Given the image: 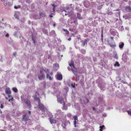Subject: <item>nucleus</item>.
Instances as JSON below:
<instances>
[{"label": "nucleus", "instance_id": "1", "mask_svg": "<svg viewBox=\"0 0 131 131\" xmlns=\"http://www.w3.org/2000/svg\"><path fill=\"white\" fill-rule=\"evenodd\" d=\"M39 96V93L37 92H36V94L34 95L33 97L35 99L36 101H37L38 102V106L39 108L42 111L45 112H47V108L45 107L43 104H41L39 98L38 96Z\"/></svg>", "mask_w": 131, "mask_h": 131}, {"label": "nucleus", "instance_id": "2", "mask_svg": "<svg viewBox=\"0 0 131 131\" xmlns=\"http://www.w3.org/2000/svg\"><path fill=\"white\" fill-rule=\"evenodd\" d=\"M63 117V113L61 112L60 110H58L57 111V113L56 114V118L58 119V122L62 121Z\"/></svg>", "mask_w": 131, "mask_h": 131}, {"label": "nucleus", "instance_id": "3", "mask_svg": "<svg viewBox=\"0 0 131 131\" xmlns=\"http://www.w3.org/2000/svg\"><path fill=\"white\" fill-rule=\"evenodd\" d=\"M57 100L58 102L61 104H63V109L65 110H66L67 108V106L66 105H65V103L63 100V98L61 97H59L58 96H57Z\"/></svg>", "mask_w": 131, "mask_h": 131}, {"label": "nucleus", "instance_id": "4", "mask_svg": "<svg viewBox=\"0 0 131 131\" xmlns=\"http://www.w3.org/2000/svg\"><path fill=\"white\" fill-rule=\"evenodd\" d=\"M69 66L71 68V70L75 75H76L77 69L74 66L73 62L71 61L70 63H69Z\"/></svg>", "mask_w": 131, "mask_h": 131}, {"label": "nucleus", "instance_id": "5", "mask_svg": "<svg viewBox=\"0 0 131 131\" xmlns=\"http://www.w3.org/2000/svg\"><path fill=\"white\" fill-rule=\"evenodd\" d=\"M40 73L38 75L39 79L40 80L43 79L45 78V74L43 73V72H46V71L43 69H42L40 70Z\"/></svg>", "mask_w": 131, "mask_h": 131}, {"label": "nucleus", "instance_id": "6", "mask_svg": "<svg viewBox=\"0 0 131 131\" xmlns=\"http://www.w3.org/2000/svg\"><path fill=\"white\" fill-rule=\"evenodd\" d=\"M2 1L4 2V4L6 6L8 4L9 6H11L13 4L12 0H1Z\"/></svg>", "mask_w": 131, "mask_h": 131}, {"label": "nucleus", "instance_id": "7", "mask_svg": "<svg viewBox=\"0 0 131 131\" xmlns=\"http://www.w3.org/2000/svg\"><path fill=\"white\" fill-rule=\"evenodd\" d=\"M28 114L27 113L23 116V120L25 121H28L29 119V117L31 114V112L30 111H28Z\"/></svg>", "mask_w": 131, "mask_h": 131}, {"label": "nucleus", "instance_id": "8", "mask_svg": "<svg viewBox=\"0 0 131 131\" xmlns=\"http://www.w3.org/2000/svg\"><path fill=\"white\" fill-rule=\"evenodd\" d=\"M73 7L72 8H71V10L70 11H69V8H67V9L66 10V9H64L63 10H62V12L63 11H65L66 12L68 13H66L65 14V15L66 16L68 15H69L68 16H69L70 15H71L72 13L73 12Z\"/></svg>", "mask_w": 131, "mask_h": 131}, {"label": "nucleus", "instance_id": "9", "mask_svg": "<svg viewBox=\"0 0 131 131\" xmlns=\"http://www.w3.org/2000/svg\"><path fill=\"white\" fill-rule=\"evenodd\" d=\"M56 77L57 79L59 80H61L62 78V76L61 74L58 72L57 73Z\"/></svg>", "mask_w": 131, "mask_h": 131}, {"label": "nucleus", "instance_id": "10", "mask_svg": "<svg viewBox=\"0 0 131 131\" xmlns=\"http://www.w3.org/2000/svg\"><path fill=\"white\" fill-rule=\"evenodd\" d=\"M24 101L28 107L29 108L31 107L30 102L29 99L27 98H25L24 99Z\"/></svg>", "mask_w": 131, "mask_h": 131}, {"label": "nucleus", "instance_id": "11", "mask_svg": "<svg viewBox=\"0 0 131 131\" xmlns=\"http://www.w3.org/2000/svg\"><path fill=\"white\" fill-rule=\"evenodd\" d=\"M80 101L81 103L86 104L88 103V99L84 97L82 99H81Z\"/></svg>", "mask_w": 131, "mask_h": 131}, {"label": "nucleus", "instance_id": "12", "mask_svg": "<svg viewBox=\"0 0 131 131\" xmlns=\"http://www.w3.org/2000/svg\"><path fill=\"white\" fill-rule=\"evenodd\" d=\"M123 17L124 18H125V19H129L131 18V13L129 14L126 15H124L123 16Z\"/></svg>", "mask_w": 131, "mask_h": 131}, {"label": "nucleus", "instance_id": "13", "mask_svg": "<svg viewBox=\"0 0 131 131\" xmlns=\"http://www.w3.org/2000/svg\"><path fill=\"white\" fill-rule=\"evenodd\" d=\"M81 42L82 43L81 45L83 46H86L87 43V39H85L84 41L82 40Z\"/></svg>", "mask_w": 131, "mask_h": 131}, {"label": "nucleus", "instance_id": "14", "mask_svg": "<svg viewBox=\"0 0 131 131\" xmlns=\"http://www.w3.org/2000/svg\"><path fill=\"white\" fill-rule=\"evenodd\" d=\"M50 121L51 124H54L56 123V120L54 118H50Z\"/></svg>", "mask_w": 131, "mask_h": 131}, {"label": "nucleus", "instance_id": "15", "mask_svg": "<svg viewBox=\"0 0 131 131\" xmlns=\"http://www.w3.org/2000/svg\"><path fill=\"white\" fill-rule=\"evenodd\" d=\"M46 73H47V78H49L50 80H51L52 79V77H51L49 75L48 73H49V70H47V71L46 72Z\"/></svg>", "mask_w": 131, "mask_h": 131}, {"label": "nucleus", "instance_id": "16", "mask_svg": "<svg viewBox=\"0 0 131 131\" xmlns=\"http://www.w3.org/2000/svg\"><path fill=\"white\" fill-rule=\"evenodd\" d=\"M84 5L86 7H88L89 5V2L87 1H85L83 3Z\"/></svg>", "mask_w": 131, "mask_h": 131}, {"label": "nucleus", "instance_id": "17", "mask_svg": "<svg viewBox=\"0 0 131 131\" xmlns=\"http://www.w3.org/2000/svg\"><path fill=\"white\" fill-rule=\"evenodd\" d=\"M5 92L7 94H10L11 93V92L9 88H6L5 90Z\"/></svg>", "mask_w": 131, "mask_h": 131}, {"label": "nucleus", "instance_id": "18", "mask_svg": "<svg viewBox=\"0 0 131 131\" xmlns=\"http://www.w3.org/2000/svg\"><path fill=\"white\" fill-rule=\"evenodd\" d=\"M124 43H123L120 42L119 43V47L120 48H122L124 46Z\"/></svg>", "mask_w": 131, "mask_h": 131}, {"label": "nucleus", "instance_id": "19", "mask_svg": "<svg viewBox=\"0 0 131 131\" xmlns=\"http://www.w3.org/2000/svg\"><path fill=\"white\" fill-rule=\"evenodd\" d=\"M50 34L52 35H53V36H55V31L54 30H52L50 32Z\"/></svg>", "mask_w": 131, "mask_h": 131}, {"label": "nucleus", "instance_id": "20", "mask_svg": "<svg viewBox=\"0 0 131 131\" xmlns=\"http://www.w3.org/2000/svg\"><path fill=\"white\" fill-rule=\"evenodd\" d=\"M40 15L42 17H45L46 16L45 13L43 12H41L40 13Z\"/></svg>", "mask_w": 131, "mask_h": 131}, {"label": "nucleus", "instance_id": "21", "mask_svg": "<svg viewBox=\"0 0 131 131\" xmlns=\"http://www.w3.org/2000/svg\"><path fill=\"white\" fill-rule=\"evenodd\" d=\"M79 19H82V17L81 16V15L80 14L78 13L77 14V17Z\"/></svg>", "mask_w": 131, "mask_h": 131}, {"label": "nucleus", "instance_id": "22", "mask_svg": "<svg viewBox=\"0 0 131 131\" xmlns=\"http://www.w3.org/2000/svg\"><path fill=\"white\" fill-rule=\"evenodd\" d=\"M114 66L115 67L117 66L119 67L120 66V64L118 62H116V63L114 64Z\"/></svg>", "mask_w": 131, "mask_h": 131}, {"label": "nucleus", "instance_id": "23", "mask_svg": "<svg viewBox=\"0 0 131 131\" xmlns=\"http://www.w3.org/2000/svg\"><path fill=\"white\" fill-rule=\"evenodd\" d=\"M67 125V123L65 121H63L62 122V126L63 127L66 126Z\"/></svg>", "mask_w": 131, "mask_h": 131}, {"label": "nucleus", "instance_id": "24", "mask_svg": "<svg viewBox=\"0 0 131 131\" xmlns=\"http://www.w3.org/2000/svg\"><path fill=\"white\" fill-rule=\"evenodd\" d=\"M111 34L113 36H115L116 35V34L114 31L112 30L111 31Z\"/></svg>", "mask_w": 131, "mask_h": 131}, {"label": "nucleus", "instance_id": "25", "mask_svg": "<svg viewBox=\"0 0 131 131\" xmlns=\"http://www.w3.org/2000/svg\"><path fill=\"white\" fill-rule=\"evenodd\" d=\"M62 30L63 31L66 32L67 35L69 34V32L67 30L65 29H63Z\"/></svg>", "mask_w": 131, "mask_h": 131}, {"label": "nucleus", "instance_id": "26", "mask_svg": "<svg viewBox=\"0 0 131 131\" xmlns=\"http://www.w3.org/2000/svg\"><path fill=\"white\" fill-rule=\"evenodd\" d=\"M81 52L83 54H84L86 52L85 51L84 49H82L81 51Z\"/></svg>", "mask_w": 131, "mask_h": 131}, {"label": "nucleus", "instance_id": "27", "mask_svg": "<svg viewBox=\"0 0 131 131\" xmlns=\"http://www.w3.org/2000/svg\"><path fill=\"white\" fill-rule=\"evenodd\" d=\"M104 127V125H102V126H100V131H102L103 130V128Z\"/></svg>", "mask_w": 131, "mask_h": 131}, {"label": "nucleus", "instance_id": "28", "mask_svg": "<svg viewBox=\"0 0 131 131\" xmlns=\"http://www.w3.org/2000/svg\"><path fill=\"white\" fill-rule=\"evenodd\" d=\"M64 90H65L66 93H67V92L68 91L69 88L67 87H65L64 88Z\"/></svg>", "mask_w": 131, "mask_h": 131}, {"label": "nucleus", "instance_id": "29", "mask_svg": "<svg viewBox=\"0 0 131 131\" xmlns=\"http://www.w3.org/2000/svg\"><path fill=\"white\" fill-rule=\"evenodd\" d=\"M78 121H76V120H74V124L75 127H76L77 126L76 125V124H77V122Z\"/></svg>", "mask_w": 131, "mask_h": 131}, {"label": "nucleus", "instance_id": "30", "mask_svg": "<svg viewBox=\"0 0 131 131\" xmlns=\"http://www.w3.org/2000/svg\"><path fill=\"white\" fill-rule=\"evenodd\" d=\"M74 120H76V121H78V117L77 116H74L73 117Z\"/></svg>", "mask_w": 131, "mask_h": 131}, {"label": "nucleus", "instance_id": "31", "mask_svg": "<svg viewBox=\"0 0 131 131\" xmlns=\"http://www.w3.org/2000/svg\"><path fill=\"white\" fill-rule=\"evenodd\" d=\"M52 5L53 6V8L52 9V10L53 12H54V9L56 6L54 4H52Z\"/></svg>", "mask_w": 131, "mask_h": 131}, {"label": "nucleus", "instance_id": "32", "mask_svg": "<svg viewBox=\"0 0 131 131\" xmlns=\"http://www.w3.org/2000/svg\"><path fill=\"white\" fill-rule=\"evenodd\" d=\"M40 128H41V127L39 125H37L35 127V128L36 129H40Z\"/></svg>", "mask_w": 131, "mask_h": 131}, {"label": "nucleus", "instance_id": "33", "mask_svg": "<svg viewBox=\"0 0 131 131\" xmlns=\"http://www.w3.org/2000/svg\"><path fill=\"white\" fill-rule=\"evenodd\" d=\"M13 91L15 92H16L17 91V90L16 88H13Z\"/></svg>", "mask_w": 131, "mask_h": 131}, {"label": "nucleus", "instance_id": "34", "mask_svg": "<svg viewBox=\"0 0 131 131\" xmlns=\"http://www.w3.org/2000/svg\"><path fill=\"white\" fill-rule=\"evenodd\" d=\"M14 16L16 18L18 19V17L16 14H15L14 15Z\"/></svg>", "mask_w": 131, "mask_h": 131}, {"label": "nucleus", "instance_id": "35", "mask_svg": "<svg viewBox=\"0 0 131 131\" xmlns=\"http://www.w3.org/2000/svg\"><path fill=\"white\" fill-rule=\"evenodd\" d=\"M113 14V13L111 11H109L108 13V15H111Z\"/></svg>", "mask_w": 131, "mask_h": 131}, {"label": "nucleus", "instance_id": "36", "mask_svg": "<svg viewBox=\"0 0 131 131\" xmlns=\"http://www.w3.org/2000/svg\"><path fill=\"white\" fill-rule=\"evenodd\" d=\"M126 8L129 9V10H131V7L130 6H128L126 7Z\"/></svg>", "mask_w": 131, "mask_h": 131}, {"label": "nucleus", "instance_id": "37", "mask_svg": "<svg viewBox=\"0 0 131 131\" xmlns=\"http://www.w3.org/2000/svg\"><path fill=\"white\" fill-rule=\"evenodd\" d=\"M127 112L128 113V114L129 115H130L131 116V111L127 110Z\"/></svg>", "mask_w": 131, "mask_h": 131}, {"label": "nucleus", "instance_id": "38", "mask_svg": "<svg viewBox=\"0 0 131 131\" xmlns=\"http://www.w3.org/2000/svg\"><path fill=\"white\" fill-rule=\"evenodd\" d=\"M17 115L18 116H19L20 115V113L18 111H17Z\"/></svg>", "mask_w": 131, "mask_h": 131}, {"label": "nucleus", "instance_id": "39", "mask_svg": "<svg viewBox=\"0 0 131 131\" xmlns=\"http://www.w3.org/2000/svg\"><path fill=\"white\" fill-rule=\"evenodd\" d=\"M71 86L72 87V88H75V86L74 85V84H73L72 83L71 84Z\"/></svg>", "mask_w": 131, "mask_h": 131}, {"label": "nucleus", "instance_id": "40", "mask_svg": "<svg viewBox=\"0 0 131 131\" xmlns=\"http://www.w3.org/2000/svg\"><path fill=\"white\" fill-rule=\"evenodd\" d=\"M13 97H12V98H11V99H9L8 100V101L9 102H10V100H11L12 101H13Z\"/></svg>", "mask_w": 131, "mask_h": 131}, {"label": "nucleus", "instance_id": "41", "mask_svg": "<svg viewBox=\"0 0 131 131\" xmlns=\"http://www.w3.org/2000/svg\"><path fill=\"white\" fill-rule=\"evenodd\" d=\"M20 6H18V7H17V6H14V7L16 9H17L18 8H20Z\"/></svg>", "mask_w": 131, "mask_h": 131}, {"label": "nucleus", "instance_id": "42", "mask_svg": "<svg viewBox=\"0 0 131 131\" xmlns=\"http://www.w3.org/2000/svg\"><path fill=\"white\" fill-rule=\"evenodd\" d=\"M74 23L75 24V25L77 24V20L75 19L74 21Z\"/></svg>", "mask_w": 131, "mask_h": 131}, {"label": "nucleus", "instance_id": "43", "mask_svg": "<svg viewBox=\"0 0 131 131\" xmlns=\"http://www.w3.org/2000/svg\"><path fill=\"white\" fill-rule=\"evenodd\" d=\"M62 47L63 48V51H64V50H65V49H66V48L65 47H64V46H62Z\"/></svg>", "mask_w": 131, "mask_h": 131}, {"label": "nucleus", "instance_id": "44", "mask_svg": "<svg viewBox=\"0 0 131 131\" xmlns=\"http://www.w3.org/2000/svg\"><path fill=\"white\" fill-rule=\"evenodd\" d=\"M16 52L14 53L13 54V56L14 57H15L16 55Z\"/></svg>", "mask_w": 131, "mask_h": 131}, {"label": "nucleus", "instance_id": "45", "mask_svg": "<svg viewBox=\"0 0 131 131\" xmlns=\"http://www.w3.org/2000/svg\"><path fill=\"white\" fill-rule=\"evenodd\" d=\"M55 66L56 67H58L59 66V64L58 63H56L54 64Z\"/></svg>", "mask_w": 131, "mask_h": 131}, {"label": "nucleus", "instance_id": "46", "mask_svg": "<svg viewBox=\"0 0 131 131\" xmlns=\"http://www.w3.org/2000/svg\"><path fill=\"white\" fill-rule=\"evenodd\" d=\"M1 108L2 109L3 108V105L2 104H1Z\"/></svg>", "mask_w": 131, "mask_h": 131}, {"label": "nucleus", "instance_id": "47", "mask_svg": "<svg viewBox=\"0 0 131 131\" xmlns=\"http://www.w3.org/2000/svg\"><path fill=\"white\" fill-rule=\"evenodd\" d=\"M5 36L6 37H9V35L8 34V33L7 34H6V36Z\"/></svg>", "mask_w": 131, "mask_h": 131}, {"label": "nucleus", "instance_id": "48", "mask_svg": "<svg viewBox=\"0 0 131 131\" xmlns=\"http://www.w3.org/2000/svg\"><path fill=\"white\" fill-rule=\"evenodd\" d=\"M8 97L10 98V99H11L12 98V97L11 95H8Z\"/></svg>", "mask_w": 131, "mask_h": 131}, {"label": "nucleus", "instance_id": "49", "mask_svg": "<svg viewBox=\"0 0 131 131\" xmlns=\"http://www.w3.org/2000/svg\"><path fill=\"white\" fill-rule=\"evenodd\" d=\"M50 57H51L49 55L48 56V59H50Z\"/></svg>", "mask_w": 131, "mask_h": 131}, {"label": "nucleus", "instance_id": "50", "mask_svg": "<svg viewBox=\"0 0 131 131\" xmlns=\"http://www.w3.org/2000/svg\"><path fill=\"white\" fill-rule=\"evenodd\" d=\"M49 16L51 18H52L53 17V16L52 15V14H51L49 15Z\"/></svg>", "mask_w": 131, "mask_h": 131}, {"label": "nucleus", "instance_id": "51", "mask_svg": "<svg viewBox=\"0 0 131 131\" xmlns=\"http://www.w3.org/2000/svg\"><path fill=\"white\" fill-rule=\"evenodd\" d=\"M53 26L54 27H55V25H56V23H55L54 22L53 23Z\"/></svg>", "mask_w": 131, "mask_h": 131}, {"label": "nucleus", "instance_id": "52", "mask_svg": "<svg viewBox=\"0 0 131 131\" xmlns=\"http://www.w3.org/2000/svg\"><path fill=\"white\" fill-rule=\"evenodd\" d=\"M121 12L120 11L118 12V13H117V14H118V15H119V16H120V14Z\"/></svg>", "mask_w": 131, "mask_h": 131}, {"label": "nucleus", "instance_id": "53", "mask_svg": "<svg viewBox=\"0 0 131 131\" xmlns=\"http://www.w3.org/2000/svg\"><path fill=\"white\" fill-rule=\"evenodd\" d=\"M71 38H69L68 39V40L69 41H70L71 40Z\"/></svg>", "mask_w": 131, "mask_h": 131}, {"label": "nucleus", "instance_id": "54", "mask_svg": "<svg viewBox=\"0 0 131 131\" xmlns=\"http://www.w3.org/2000/svg\"><path fill=\"white\" fill-rule=\"evenodd\" d=\"M32 40L33 41L34 43H35V40L33 38H32Z\"/></svg>", "mask_w": 131, "mask_h": 131}, {"label": "nucleus", "instance_id": "55", "mask_svg": "<svg viewBox=\"0 0 131 131\" xmlns=\"http://www.w3.org/2000/svg\"><path fill=\"white\" fill-rule=\"evenodd\" d=\"M111 39L113 40L114 38H113V37H111Z\"/></svg>", "mask_w": 131, "mask_h": 131}, {"label": "nucleus", "instance_id": "56", "mask_svg": "<svg viewBox=\"0 0 131 131\" xmlns=\"http://www.w3.org/2000/svg\"><path fill=\"white\" fill-rule=\"evenodd\" d=\"M93 109L94 110H95V107H93Z\"/></svg>", "mask_w": 131, "mask_h": 131}, {"label": "nucleus", "instance_id": "57", "mask_svg": "<svg viewBox=\"0 0 131 131\" xmlns=\"http://www.w3.org/2000/svg\"><path fill=\"white\" fill-rule=\"evenodd\" d=\"M110 44V46L111 47H113V45H111V44Z\"/></svg>", "mask_w": 131, "mask_h": 131}, {"label": "nucleus", "instance_id": "58", "mask_svg": "<svg viewBox=\"0 0 131 131\" xmlns=\"http://www.w3.org/2000/svg\"><path fill=\"white\" fill-rule=\"evenodd\" d=\"M68 116H71V115L70 114H68Z\"/></svg>", "mask_w": 131, "mask_h": 131}, {"label": "nucleus", "instance_id": "59", "mask_svg": "<svg viewBox=\"0 0 131 131\" xmlns=\"http://www.w3.org/2000/svg\"><path fill=\"white\" fill-rule=\"evenodd\" d=\"M28 21V23L29 24H30V23H31L30 21Z\"/></svg>", "mask_w": 131, "mask_h": 131}, {"label": "nucleus", "instance_id": "60", "mask_svg": "<svg viewBox=\"0 0 131 131\" xmlns=\"http://www.w3.org/2000/svg\"><path fill=\"white\" fill-rule=\"evenodd\" d=\"M122 82L124 83H126L125 82H124V81H123V82L122 81Z\"/></svg>", "mask_w": 131, "mask_h": 131}, {"label": "nucleus", "instance_id": "61", "mask_svg": "<svg viewBox=\"0 0 131 131\" xmlns=\"http://www.w3.org/2000/svg\"><path fill=\"white\" fill-rule=\"evenodd\" d=\"M2 23H1V24H0V27H1V24Z\"/></svg>", "mask_w": 131, "mask_h": 131}, {"label": "nucleus", "instance_id": "62", "mask_svg": "<svg viewBox=\"0 0 131 131\" xmlns=\"http://www.w3.org/2000/svg\"><path fill=\"white\" fill-rule=\"evenodd\" d=\"M118 20V19L117 18L116 19V21H117Z\"/></svg>", "mask_w": 131, "mask_h": 131}, {"label": "nucleus", "instance_id": "63", "mask_svg": "<svg viewBox=\"0 0 131 131\" xmlns=\"http://www.w3.org/2000/svg\"><path fill=\"white\" fill-rule=\"evenodd\" d=\"M78 8H79V7H77L76 8L77 9H78Z\"/></svg>", "mask_w": 131, "mask_h": 131}, {"label": "nucleus", "instance_id": "64", "mask_svg": "<svg viewBox=\"0 0 131 131\" xmlns=\"http://www.w3.org/2000/svg\"><path fill=\"white\" fill-rule=\"evenodd\" d=\"M5 98H6V99H7V97H5Z\"/></svg>", "mask_w": 131, "mask_h": 131}]
</instances>
